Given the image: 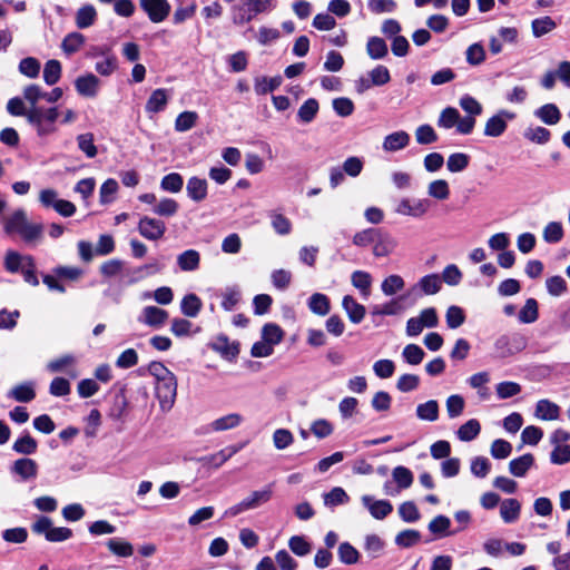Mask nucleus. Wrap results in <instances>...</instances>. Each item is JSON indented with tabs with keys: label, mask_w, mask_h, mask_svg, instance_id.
<instances>
[{
	"label": "nucleus",
	"mask_w": 570,
	"mask_h": 570,
	"mask_svg": "<svg viewBox=\"0 0 570 570\" xmlns=\"http://www.w3.org/2000/svg\"><path fill=\"white\" fill-rule=\"evenodd\" d=\"M24 101L29 107L28 124L31 125L39 137H47L57 131V120L59 118L58 107L42 108L38 106L40 100H45V90L35 83L28 85L22 90Z\"/></svg>",
	"instance_id": "obj_1"
},
{
	"label": "nucleus",
	"mask_w": 570,
	"mask_h": 570,
	"mask_svg": "<svg viewBox=\"0 0 570 570\" xmlns=\"http://www.w3.org/2000/svg\"><path fill=\"white\" fill-rule=\"evenodd\" d=\"M3 229L9 235H19L26 243H33L42 235V225L28 220L24 209H17L2 218Z\"/></svg>",
	"instance_id": "obj_2"
},
{
	"label": "nucleus",
	"mask_w": 570,
	"mask_h": 570,
	"mask_svg": "<svg viewBox=\"0 0 570 570\" xmlns=\"http://www.w3.org/2000/svg\"><path fill=\"white\" fill-rule=\"evenodd\" d=\"M274 7V0H240L232 8L233 22L236 26H244L256 16L269 12Z\"/></svg>",
	"instance_id": "obj_3"
},
{
	"label": "nucleus",
	"mask_w": 570,
	"mask_h": 570,
	"mask_svg": "<svg viewBox=\"0 0 570 570\" xmlns=\"http://www.w3.org/2000/svg\"><path fill=\"white\" fill-rule=\"evenodd\" d=\"M273 491L271 487L254 491L240 502L229 507L225 511L226 517H236L245 511L254 510L267 503L272 498Z\"/></svg>",
	"instance_id": "obj_4"
},
{
	"label": "nucleus",
	"mask_w": 570,
	"mask_h": 570,
	"mask_svg": "<svg viewBox=\"0 0 570 570\" xmlns=\"http://www.w3.org/2000/svg\"><path fill=\"white\" fill-rule=\"evenodd\" d=\"M528 345L527 338L521 334L501 335L494 342L498 357L505 358L522 352Z\"/></svg>",
	"instance_id": "obj_5"
},
{
	"label": "nucleus",
	"mask_w": 570,
	"mask_h": 570,
	"mask_svg": "<svg viewBox=\"0 0 570 570\" xmlns=\"http://www.w3.org/2000/svg\"><path fill=\"white\" fill-rule=\"evenodd\" d=\"M155 395L159 402L160 410L163 412L170 411L175 404L177 395L176 376L155 382Z\"/></svg>",
	"instance_id": "obj_6"
},
{
	"label": "nucleus",
	"mask_w": 570,
	"mask_h": 570,
	"mask_svg": "<svg viewBox=\"0 0 570 570\" xmlns=\"http://www.w3.org/2000/svg\"><path fill=\"white\" fill-rule=\"evenodd\" d=\"M439 323V317L435 308L429 307L421 311V313L411 317L406 322V334L410 337L417 336L425 327H435Z\"/></svg>",
	"instance_id": "obj_7"
},
{
	"label": "nucleus",
	"mask_w": 570,
	"mask_h": 570,
	"mask_svg": "<svg viewBox=\"0 0 570 570\" xmlns=\"http://www.w3.org/2000/svg\"><path fill=\"white\" fill-rule=\"evenodd\" d=\"M514 118V112L505 109L499 110L487 120L484 125V135L493 138L500 137L507 130L508 121L513 120Z\"/></svg>",
	"instance_id": "obj_8"
},
{
	"label": "nucleus",
	"mask_w": 570,
	"mask_h": 570,
	"mask_svg": "<svg viewBox=\"0 0 570 570\" xmlns=\"http://www.w3.org/2000/svg\"><path fill=\"white\" fill-rule=\"evenodd\" d=\"M430 208V200L425 198H402L395 212L399 215L411 216V217H422L424 216Z\"/></svg>",
	"instance_id": "obj_9"
},
{
	"label": "nucleus",
	"mask_w": 570,
	"mask_h": 570,
	"mask_svg": "<svg viewBox=\"0 0 570 570\" xmlns=\"http://www.w3.org/2000/svg\"><path fill=\"white\" fill-rule=\"evenodd\" d=\"M137 228L139 234L149 240L160 239L166 232V225L163 220L149 216L141 217Z\"/></svg>",
	"instance_id": "obj_10"
},
{
	"label": "nucleus",
	"mask_w": 570,
	"mask_h": 570,
	"mask_svg": "<svg viewBox=\"0 0 570 570\" xmlns=\"http://www.w3.org/2000/svg\"><path fill=\"white\" fill-rule=\"evenodd\" d=\"M140 6L155 23L164 21L170 12V4L167 0H140Z\"/></svg>",
	"instance_id": "obj_11"
},
{
	"label": "nucleus",
	"mask_w": 570,
	"mask_h": 570,
	"mask_svg": "<svg viewBox=\"0 0 570 570\" xmlns=\"http://www.w3.org/2000/svg\"><path fill=\"white\" fill-rule=\"evenodd\" d=\"M361 501L376 520L385 519L393 511V505L387 500H376L374 497L365 494L361 497Z\"/></svg>",
	"instance_id": "obj_12"
},
{
	"label": "nucleus",
	"mask_w": 570,
	"mask_h": 570,
	"mask_svg": "<svg viewBox=\"0 0 570 570\" xmlns=\"http://www.w3.org/2000/svg\"><path fill=\"white\" fill-rule=\"evenodd\" d=\"M75 88L78 95L95 98L100 89V80L94 73H86L75 80Z\"/></svg>",
	"instance_id": "obj_13"
},
{
	"label": "nucleus",
	"mask_w": 570,
	"mask_h": 570,
	"mask_svg": "<svg viewBox=\"0 0 570 570\" xmlns=\"http://www.w3.org/2000/svg\"><path fill=\"white\" fill-rule=\"evenodd\" d=\"M410 141L411 137L405 130L393 131L383 138L382 149L385 153H397L405 149Z\"/></svg>",
	"instance_id": "obj_14"
},
{
	"label": "nucleus",
	"mask_w": 570,
	"mask_h": 570,
	"mask_svg": "<svg viewBox=\"0 0 570 570\" xmlns=\"http://www.w3.org/2000/svg\"><path fill=\"white\" fill-rule=\"evenodd\" d=\"M168 318V313L157 306H146L138 316V322L150 327H161Z\"/></svg>",
	"instance_id": "obj_15"
},
{
	"label": "nucleus",
	"mask_w": 570,
	"mask_h": 570,
	"mask_svg": "<svg viewBox=\"0 0 570 570\" xmlns=\"http://www.w3.org/2000/svg\"><path fill=\"white\" fill-rule=\"evenodd\" d=\"M342 307L347 314L350 322L353 324H360L365 317V307L351 295L343 297Z\"/></svg>",
	"instance_id": "obj_16"
},
{
	"label": "nucleus",
	"mask_w": 570,
	"mask_h": 570,
	"mask_svg": "<svg viewBox=\"0 0 570 570\" xmlns=\"http://www.w3.org/2000/svg\"><path fill=\"white\" fill-rule=\"evenodd\" d=\"M208 183L204 178L193 176L188 179L186 185L187 196L196 203H200L207 197Z\"/></svg>",
	"instance_id": "obj_17"
},
{
	"label": "nucleus",
	"mask_w": 570,
	"mask_h": 570,
	"mask_svg": "<svg viewBox=\"0 0 570 570\" xmlns=\"http://www.w3.org/2000/svg\"><path fill=\"white\" fill-rule=\"evenodd\" d=\"M11 470L21 481H29L37 476L38 465L32 459L23 458L16 460Z\"/></svg>",
	"instance_id": "obj_18"
},
{
	"label": "nucleus",
	"mask_w": 570,
	"mask_h": 570,
	"mask_svg": "<svg viewBox=\"0 0 570 570\" xmlns=\"http://www.w3.org/2000/svg\"><path fill=\"white\" fill-rule=\"evenodd\" d=\"M169 100V94L167 89L158 88L155 89L149 96L145 110L148 114H158L165 110Z\"/></svg>",
	"instance_id": "obj_19"
},
{
	"label": "nucleus",
	"mask_w": 570,
	"mask_h": 570,
	"mask_svg": "<svg viewBox=\"0 0 570 570\" xmlns=\"http://www.w3.org/2000/svg\"><path fill=\"white\" fill-rule=\"evenodd\" d=\"M534 416L542 421L558 420L560 416V407L548 399L539 400L535 404Z\"/></svg>",
	"instance_id": "obj_20"
},
{
	"label": "nucleus",
	"mask_w": 570,
	"mask_h": 570,
	"mask_svg": "<svg viewBox=\"0 0 570 570\" xmlns=\"http://www.w3.org/2000/svg\"><path fill=\"white\" fill-rule=\"evenodd\" d=\"M373 244L374 256L386 257L395 250L397 240L389 234L377 232L376 239Z\"/></svg>",
	"instance_id": "obj_21"
},
{
	"label": "nucleus",
	"mask_w": 570,
	"mask_h": 570,
	"mask_svg": "<svg viewBox=\"0 0 570 570\" xmlns=\"http://www.w3.org/2000/svg\"><path fill=\"white\" fill-rule=\"evenodd\" d=\"M244 422V416L239 413H228L214 420L209 428L214 432H224L238 428Z\"/></svg>",
	"instance_id": "obj_22"
},
{
	"label": "nucleus",
	"mask_w": 570,
	"mask_h": 570,
	"mask_svg": "<svg viewBox=\"0 0 570 570\" xmlns=\"http://www.w3.org/2000/svg\"><path fill=\"white\" fill-rule=\"evenodd\" d=\"M352 285L360 291L362 297L367 298L371 295L373 278L365 271H354L351 275Z\"/></svg>",
	"instance_id": "obj_23"
},
{
	"label": "nucleus",
	"mask_w": 570,
	"mask_h": 570,
	"mask_svg": "<svg viewBox=\"0 0 570 570\" xmlns=\"http://www.w3.org/2000/svg\"><path fill=\"white\" fill-rule=\"evenodd\" d=\"M30 255H21L14 250H8L4 256V268L10 273H18L31 262Z\"/></svg>",
	"instance_id": "obj_24"
},
{
	"label": "nucleus",
	"mask_w": 570,
	"mask_h": 570,
	"mask_svg": "<svg viewBox=\"0 0 570 570\" xmlns=\"http://www.w3.org/2000/svg\"><path fill=\"white\" fill-rule=\"evenodd\" d=\"M521 504L517 499H505L500 505V517L505 523H513L520 517Z\"/></svg>",
	"instance_id": "obj_25"
},
{
	"label": "nucleus",
	"mask_w": 570,
	"mask_h": 570,
	"mask_svg": "<svg viewBox=\"0 0 570 570\" xmlns=\"http://www.w3.org/2000/svg\"><path fill=\"white\" fill-rule=\"evenodd\" d=\"M534 463V458L532 454L527 453L523 454L517 459H513L509 463V472L517 476V478H523L527 472L530 470V468Z\"/></svg>",
	"instance_id": "obj_26"
},
{
	"label": "nucleus",
	"mask_w": 570,
	"mask_h": 570,
	"mask_svg": "<svg viewBox=\"0 0 570 570\" xmlns=\"http://www.w3.org/2000/svg\"><path fill=\"white\" fill-rule=\"evenodd\" d=\"M210 347L227 358H234L239 353L238 345L234 342H229L224 335L217 336Z\"/></svg>",
	"instance_id": "obj_27"
},
{
	"label": "nucleus",
	"mask_w": 570,
	"mask_h": 570,
	"mask_svg": "<svg viewBox=\"0 0 570 570\" xmlns=\"http://www.w3.org/2000/svg\"><path fill=\"white\" fill-rule=\"evenodd\" d=\"M481 432V424L476 419H470L464 422L455 432L458 439L462 442H471L478 438Z\"/></svg>",
	"instance_id": "obj_28"
},
{
	"label": "nucleus",
	"mask_w": 570,
	"mask_h": 570,
	"mask_svg": "<svg viewBox=\"0 0 570 570\" xmlns=\"http://www.w3.org/2000/svg\"><path fill=\"white\" fill-rule=\"evenodd\" d=\"M8 396L17 402H30L36 397L35 384L32 382H24L12 387Z\"/></svg>",
	"instance_id": "obj_29"
},
{
	"label": "nucleus",
	"mask_w": 570,
	"mask_h": 570,
	"mask_svg": "<svg viewBox=\"0 0 570 570\" xmlns=\"http://www.w3.org/2000/svg\"><path fill=\"white\" fill-rule=\"evenodd\" d=\"M200 255L195 249H187L177 256V264L184 272H194L199 267Z\"/></svg>",
	"instance_id": "obj_30"
},
{
	"label": "nucleus",
	"mask_w": 570,
	"mask_h": 570,
	"mask_svg": "<svg viewBox=\"0 0 570 570\" xmlns=\"http://www.w3.org/2000/svg\"><path fill=\"white\" fill-rule=\"evenodd\" d=\"M392 479L396 484L395 488L401 492L412 485L414 476L410 469L399 465L392 470Z\"/></svg>",
	"instance_id": "obj_31"
},
{
	"label": "nucleus",
	"mask_w": 570,
	"mask_h": 570,
	"mask_svg": "<svg viewBox=\"0 0 570 570\" xmlns=\"http://www.w3.org/2000/svg\"><path fill=\"white\" fill-rule=\"evenodd\" d=\"M451 520L445 515H436L433 518L428 528L429 531L436 537H448L456 533V531H450Z\"/></svg>",
	"instance_id": "obj_32"
},
{
	"label": "nucleus",
	"mask_w": 570,
	"mask_h": 570,
	"mask_svg": "<svg viewBox=\"0 0 570 570\" xmlns=\"http://www.w3.org/2000/svg\"><path fill=\"white\" fill-rule=\"evenodd\" d=\"M203 307L200 298L196 294H187L180 302L181 313L187 317H196Z\"/></svg>",
	"instance_id": "obj_33"
},
{
	"label": "nucleus",
	"mask_w": 570,
	"mask_h": 570,
	"mask_svg": "<svg viewBox=\"0 0 570 570\" xmlns=\"http://www.w3.org/2000/svg\"><path fill=\"white\" fill-rule=\"evenodd\" d=\"M308 308L316 315L325 316L331 309V303L326 295L322 293H314L308 298Z\"/></svg>",
	"instance_id": "obj_34"
},
{
	"label": "nucleus",
	"mask_w": 570,
	"mask_h": 570,
	"mask_svg": "<svg viewBox=\"0 0 570 570\" xmlns=\"http://www.w3.org/2000/svg\"><path fill=\"white\" fill-rule=\"evenodd\" d=\"M97 11L92 4H86L78 9L76 13V24L80 29H86L95 23Z\"/></svg>",
	"instance_id": "obj_35"
},
{
	"label": "nucleus",
	"mask_w": 570,
	"mask_h": 570,
	"mask_svg": "<svg viewBox=\"0 0 570 570\" xmlns=\"http://www.w3.org/2000/svg\"><path fill=\"white\" fill-rule=\"evenodd\" d=\"M539 317V305L534 298H528L519 312V322L522 324H532Z\"/></svg>",
	"instance_id": "obj_36"
},
{
	"label": "nucleus",
	"mask_w": 570,
	"mask_h": 570,
	"mask_svg": "<svg viewBox=\"0 0 570 570\" xmlns=\"http://www.w3.org/2000/svg\"><path fill=\"white\" fill-rule=\"evenodd\" d=\"M106 546L111 553L118 557L129 558L134 554L132 544L120 538L109 539Z\"/></svg>",
	"instance_id": "obj_37"
},
{
	"label": "nucleus",
	"mask_w": 570,
	"mask_h": 570,
	"mask_svg": "<svg viewBox=\"0 0 570 570\" xmlns=\"http://www.w3.org/2000/svg\"><path fill=\"white\" fill-rule=\"evenodd\" d=\"M534 115L547 125H556L560 120V111L554 104H546L534 111Z\"/></svg>",
	"instance_id": "obj_38"
},
{
	"label": "nucleus",
	"mask_w": 570,
	"mask_h": 570,
	"mask_svg": "<svg viewBox=\"0 0 570 570\" xmlns=\"http://www.w3.org/2000/svg\"><path fill=\"white\" fill-rule=\"evenodd\" d=\"M366 52L374 60L383 59L389 52L387 45L382 38L371 37L366 43Z\"/></svg>",
	"instance_id": "obj_39"
},
{
	"label": "nucleus",
	"mask_w": 570,
	"mask_h": 570,
	"mask_svg": "<svg viewBox=\"0 0 570 570\" xmlns=\"http://www.w3.org/2000/svg\"><path fill=\"white\" fill-rule=\"evenodd\" d=\"M428 195L436 200H446L450 197V186L445 179H435L428 185Z\"/></svg>",
	"instance_id": "obj_40"
},
{
	"label": "nucleus",
	"mask_w": 570,
	"mask_h": 570,
	"mask_svg": "<svg viewBox=\"0 0 570 570\" xmlns=\"http://www.w3.org/2000/svg\"><path fill=\"white\" fill-rule=\"evenodd\" d=\"M416 416L422 421L434 422L439 419V403L430 400L416 406Z\"/></svg>",
	"instance_id": "obj_41"
},
{
	"label": "nucleus",
	"mask_w": 570,
	"mask_h": 570,
	"mask_svg": "<svg viewBox=\"0 0 570 570\" xmlns=\"http://www.w3.org/2000/svg\"><path fill=\"white\" fill-rule=\"evenodd\" d=\"M197 121L198 114L196 111H183L175 119V130L178 132L188 131L196 126Z\"/></svg>",
	"instance_id": "obj_42"
},
{
	"label": "nucleus",
	"mask_w": 570,
	"mask_h": 570,
	"mask_svg": "<svg viewBox=\"0 0 570 570\" xmlns=\"http://www.w3.org/2000/svg\"><path fill=\"white\" fill-rule=\"evenodd\" d=\"M282 83V77H259L255 79L254 89L257 95H266L276 90Z\"/></svg>",
	"instance_id": "obj_43"
},
{
	"label": "nucleus",
	"mask_w": 570,
	"mask_h": 570,
	"mask_svg": "<svg viewBox=\"0 0 570 570\" xmlns=\"http://www.w3.org/2000/svg\"><path fill=\"white\" fill-rule=\"evenodd\" d=\"M178 208L179 205L175 199L163 197L158 199L156 205L153 207V213L163 217H171L176 215Z\"/></svg>",
	"instance_id": "obj_44"
},
{
	"label": "nucleus",
	"mask_w": 570,
	"mask_h": 570,
	"mask_svg": "<svg viewBox=\"0 0 570 570\" xmlns=\"http://www.w3.org/2000/svg\"><path fill=\"white\" fill-rule=\"evenodd\" d=\"M402 297L393 298L382 305H375L372 308V315L379 316H393L397 315L403 311L401 304Z\"/></svg>",
	"instance_id": "obj_45"
},
{
	"label": "nucleus",
	"mask_w": 570,
	"mask_h": 570,
	"mask_svg": "<svg viewBox=\"0 0 570 570\" xmlns=\"http://www.w3.org/2000/svg\"><path fill=\"white\" fill-rule=\"evenodd\" d=\"M485 49L480 42L470 45L465 50V60L472 67L482 65L485 61Z\"/></svg>",
	"instance_id": "obj_46"
},
{
	"label": "nucleus",
	"mask_w": 570,
	"mask_h": 570,
	"mask_svg": "<svg viewBox=\"0 0 570 570\" xmlns=\"http://www.w3.org/2000/svg\"><path fill=\"white\" fill-rule=\"evenodd\" d=\"M556 28V21L549 16L537 18L531 22L532 33L535 38H540L553 31Z\"/></svg>",
	"instance_id": "obj_47"
},
{
	"label": "nucleus",
	"mask_w": 570,
	"mask_h": 570,
	"mask_svg": "<svg viewBox=\"0 0 570 570\" xmlns=\"http://www.w3.org/2000/svg\"><path fill=\"white\" fill-rule=\"evenodd\" d=\"M404 286V279L400 275L392 274L383 279L381 283V291L386 296H393L401 292Z\"/></svg>",
	"instance_id": "obj_48"
},
{
	"label": "nucleus",
	"mask_w": 570,
	"mask_h": 570,
	"mask_svg": "<svg viewBox=\"0 0 570 570\" xmlns=\"http://www.w3.org/2000/svg\"><path fill=\"white\" fill-rule=\"evenodd\" d=\"M318 109L320 105L316 99H307L297 111L298 120L303 124H309L317 115Z\"/></svg>",
	"instance_id": "obj_49"
},
{
	"label": "nucleus",
	"mask_w": 570,
	"mask_h": 570,
	"mask_svg": "<svg viewBox=\"0 0 570 570\" xmlns=\"http://www.w3.org/2000/svg\"><path fill=\"white\" fill-rule=\"evenodd\" d=\"M262 338L275 347L283 341L284 331L275 323H267L262 328Z\"/></svg>",
	"instance_id": "obj_50"
},
{
	"label": "nucleus",
	"mask_w": 570,
	"mask_h": 570,
	"mask_svg": "<svg viewBox=\"0 0 570 570\" xmlns=\"http://www.w3.org/2000/svg\"><path fill=\"white\" fill-rule=\"evenodd\" d=\"M238 450H239V446H236V445L227 446V448L218 451L217 453H214L212 455L204 458L203 460L207 464H212L215 468H219L227 460H229L234 454H236L238 452Z\"/></svg>",
	"instance_id": "obj_51"
},
{
	"label": "nucleus",
	"mask_w": 570,
	"mask_h": 570,
	"mask_svg": "<svg viewBox=\"0 0 570 570\" xmlns=\"http://www.w3.org/2000/svg\"><path fill=\"white\" fill-rule=\"evenodd\" d=\"M289 550L297 557H306L312 551V544L303 535H292L288 539Z\"/></svg>",
	"instance_id": "obj_52"
},
{
	"label": "nucleus",
	"mask_w": 570,
	"mask_h": 570,
	"mask_svg": "<svg viewBox=\"0 0 570 570\" xmlns=\"http://www.w3.org/2000/svg\"><path fill=\"white\" fill-rule=\"evenodd\" d=\"M446 413L450 419H456L464 412L465 401L460 394H452L445 401Z\"/></svg>",
	"instance_id": "obj_53"
},
{
	"label": "nucleus",
	"mask_w": 570,
	"mask_h": 570,
	"mask_svg": "<svg viewBox=\"0 0 570 570\" xmlns=\"http://www.w3.org/2000/svg\"><path fill=\"white\" fill-rule=\"evenodd\" d=\"M184 179L178 173H170L160 180V188L168 193L177 194L183 189Z\"/></svg>",
	"instance_id": "obj_54"
},
{
	"label": "nucleus",
	"mask_w": 570,
	"mask_h": 570,
	"mask_svg": "<svg viewBox=\"0 0 570 570\" xmlns=\"http://www.w3.org/2000/svg\"><path fill=\"white\" fill-rule=\"evenodd\" d=\"M272 440L275 449L282 451L293 444L294 435L289 430L279 428L274 431Z\"/></svg>",
	"instance_id": "obj_55"
},
{
	"label": "nucleus",
	"mask_w": 570,
	"mask_h": 570,
	"mask_svg": "<svg viewBox=\"0 0 570 570\" xmlns=\"http://www.w3.org/2000/svg\"><path fill=\"white\" fill-rule=\"evenodd\" d=\"M324 504L326 507H336L348 502L350 497L345 490L341 487L333 488L330 492L323 495Z\"/></svg>",
	"instance_id": "obj_56"
},
{
	"label": "nucleus",
	"mask_w": 570,
	"mask_h": 570,
	"mask_svg": "<svg viewBox=\"0 0 570 570\" xmlns=\"http://www.w3.org/2000/svg\"><path fill=\"white\" fill-rule=\"evenodd\" d=\"M417 286L426 295L436 294L441 289V277L438 274H430L422 277Z\"/></svg>",
	"instance_id": "obj_57"
},
{
	"label": "nucleus",
	"mask_w": 570,
	"mask_h": 570,
	"mask_svg": "<svg viewBox=\"0 0 570 570\" xmlns=\"http://www.w3.org/2000/svg\"><path fill=\"white\" fill-rule=\"evenodd\" d=\"M469 155L464 153H454L448 157L446 167L448 170L451 173H460L463 171L469 166Z\"/></svg>",
	"instance_id": "obj_58"
},
{
	"label": "nucleus",
	"mask_w": 570,
	"mask_h": 570,
	"mask_svg": "<svg viewBox=\"0 0 570 570\" xmlns=\"http://www.w3.org/2000/svg\"><path fill=\"white\" fill-rule=\"evenodd\" d=\"M61 77V65L58 60H49L45 65L43 80L47 85L52 86L59 81Z\"/></svg>",
	"instance_id": "obj_59"
},
{
	"label": "nucleus",
	"mask_w": 570,
	"mask_h": 570,
	"mask_svg": "<svg viewBox=\"0 0 570 570\" xmlns=\"http://www.w3.org/2000/svg\"><path fill=\"white\" fill-rule=\"evenodd\" d=\"M85 43V37L79 32H71L65 37L61 43L62 50L67 55L77 52Z\"/></svg>",
	"instance_id": "obj_60"
},
{
	"label": "nucleus",
	"mask_w": 570,
	"mask_h": 570,
	"mask_svg": "<svg viewBox=\"0 0 570 570\" xmlns=\"http://www.w3.org/2000/svg\"><path fill=\"white\" fill-rule=\"evenodd\" d=\"M77 357L72 354H65L50 361L47 364V370L51 373L65 372L69 366L75 365Z\"/></svg>",
	"instance_id": "obj_61"
},
{
	"label": "nucleus",
	"mask_w": 570,
	"mask_h": 570,
	"mask_svg": "<svg viewBox=\"0 0 570 570\" xmlns=\"http://www.w3.org/2000/svg\"><path fill=\"white\" fill-rule=\"evenodd\" d=\"M424 355V351L416 344H407L402 351L403 360L410 365H419Z\"/></svg>",
	"instance_id": "obj_62"
},
{
	"label": "nucleus",
	"mask_w": 570,
	"mask_h": 570,
	"mask_svg": "<svg viewBox=\"0 0 570 570\" xmlns=\"http://www.w3.org/2000/svg\"><path fill=\"white\" fill-rule=\"evenodd\" d=\"M384 549L383 540L376 534H368L364 540V550L372 558H379Z\"/></svg>",
	"instance_id": "obj_63"
},
{
	"label": "nucleus",
	"mask_w": 570,
	"mask_h": 570,
	"mask_svg": "<svg viewBox=\"0 0 570 570\" xmlns=\"http://www.w3.org/2000/svg\"><path fill=\"white\" fill-rule=\"evenodd\" d=\"M279 570H297V561L285 549L278 550L275 553V561Z\"/></svg>",
	"instance_id": "obj_64"
}]
</instances>
